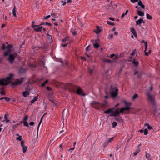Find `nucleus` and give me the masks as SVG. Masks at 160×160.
I'll use <instances>...</instances> for the list:
<instances>
[{"label":"nucleus","instance_id":"obj_1","mask_svg":"<svg viewBox=\"0 0 160 160\" xmlns=\"http://www.w3.org/2000/svg\"><path fill=\"white\" fill-rule=\"evenodd\" d=\"M13 76V74L10 73L6 78L0 79V85L4 86L9 84L11 82V79Z\"/></svg>","mask_w":160,"mask_h":160},{"label":"nucleus","instance_id":"obj_2","mask_svg":"<svg viewBox=\"0 0 160 160\" xmlns=\"http://www.w3.org/2000/svg\"><path fill=\"white\" fill-rule=\"evenodd\" d=\"M130 108V107H123L121 108L119 111L118 109H116L114 112H113L112 113V114L111 115H110V116H117L120 113H123L124 111H128Z\"/></svg>","mask_w":160,"mask_h":160},{"label":"nucleus","instance_id":"obj_3","mask_svg":"<svg viewBox=\"0 0 160 160\" xmlns=\"http://www.w3.org/2000/svg\"><path fill=\"white\" fill-rule=\"evenodd\" d=\"M118 89L112 85L110 86V94L111 96L112 97H116L117 96L118 93Z\"/></svg>","mask_w":160,"mask_h":160},{"label":"nucleus","instance_id":"obj_4","mask_svg":"<svg viewBox=\"0 0 160 160\" xmlns=\"http://www.w3.org/2000/svg\"><path fill=\"white\" fill-rule=\"evenodd\" d=\"M147 95L148 97L147 101L150 102L153 105L155 104V100L154 96L150 95L148 92H147Z\"/></svg>","mask_w":160,"mask_h":160},{"label":"nucleus","instance_id":"obj_5","mask_svg":"<svg viewBox=\"0 0 160 160\" xmlns=\"http://www.w3.org/2000/svg\"><path fill=\"white\" fill-rule=\"evenodd\" d=\"M91 106L92 107L97 109H99L102 107V105L96 101H93L90 103Z\"/></svg>","mask_w":160,"mask_h":160},{"label":"nucleus","instance_id":"obj_6","mask_svg":"<svg viewBox=\"0 0 160 160\" xmlns=\"http://www.w3.org/2000/svg\"><path fill=\"white\" fill-rule=\"evenodd\" d=\"M67 88H68L70 89V90L73 92H75L77 90V88H78V87L70 83H68L66 85Z\"/></svg>","mask_w":160,"mask_h":160},{"label":"nucleus","instance_id":"obj_7","mask_svg":"<svg viewBox=\"0 0 160 160\" xmlns=\"http://www.w3.org/2000/svg\"><path fill=\"white\" fill-rule=\"evenodd\" d=\"M17 56V53H14L13 54H10L9 55L8 60L12 64L14 61L15 58Z\"/></svg>","mask_w":160,"mask_h":160},{"label":"nucleus","instance_id":"obj_8","mask_svg":"<svg viewBox=\"0 0 160 160\" xmlns=\"http://www.w3.org/2000/svg\"><path fill=\"white\" fill-rule=\"evenodd\" d=\"M24 80V78H21L19 79H17L15 82H12V86H16L20 84Z\"/></svg>","mask_w":160,"mask_h":160},{"label":"nucleus","instance_id":"obj_9","mask_svg":"<svg viewBox=\"0 0 160 160\" xmlns=\"http://www.w3.org/2000/svg\"><path fill=\"white\" fill-rule=\"evenodd\" d=\"M24 142L23 141H21V147H22L23 152V153H25L26 152L27 147L24 146Z\"/></svg>","mask_w":160,"mask_h":160},{"label":"nucleus","instance_id":"obj_10","mask_svg":"<svg viewBox=\"0 0 160 160\" xmlns=\"http://www.w3.org/2000/svg\"><path fill=\"white\" fill-rule=\"evenodd\" d=\"M82 90L81 89V88L79 87L77 89V90L76 92L78 94H79L80 95H81L83 96H85V94H82Z\"/></svg>","mask_w":160,"mask_h":160},{"label":"nucleus","instance_id":"obj_11","mask_svg":"<svg viewBox=\"0 0 160 160\" xmlns=\"http://www.w3.org/2000/svg\"><path fill=\"white\" fill-rule=\"evenodd\" d=\"M138 6H140L142 9H145V6L142 3V2L141 1V0H139L138 2Z\"/></svg>","mask_w":160,"mask_h":160},{"label":"nucleus","instance_id":"obj_12","mask_svg":"<svg viewBox=\"0 0 160 160\" xmlns=\"http://www.w3.org/2000/svg\"><path fill=\"white\" fill-rule=\"evenodd\" d=\"M116 120L120 123H122L123 122V121L121 117H117L115 118Z\"/></svg>","mask_w":160,"mask_h":160},{"label":"nucleus","instance_id":"obj_13","mask_svg":"<svg viewBox=\"0 0 160 160\" xmlns=\"http://www.w3.org/2000/svg\"><path fill=\"white\" fill-rule=\"evenodd\" d=\"M45 114H44L42 116V117H41V119H40V120L39 122V123H38V127H37V134L38 135V130H39V126L42 121V119H43V117H44V115Z\"/></svg>","mask_w":160,"mask_h":160},{"label":"nucleus","instance_id":"obj_14","mask_svg":"<svg viewBox=\"0 0 160 160\" xmlns=\"http://www.w3.org/2000/svg\"><path fill=\"white\" fill-rule=\"evenodd\" d=\"M136 12L138 15L139 16H144V12H142L139 10H136Z\"/></svg>","mask_w":160,"mask_h":160},{"label":"nucleus","instance_id":"obj_15","mask_svg":"<svg viewBox=\"0 0 160 160\" xmlns=\"http://www.w3.org/2000/svg\"><path fill=\"white\" fill-rule=\"evenodd\" d=\"M113 137L111 138H109L106 141L103 143V146L105 147L107 145L108 143L110 142L111 140H112L113 139Z\"/></svg>","mask_w":160,"mask_h":160},{"label":"nucleus","instance_id":"obj_16","mask_svg":"<svg viewBox=\"0 0 160 160\" xmlns=\"http://www.w3.org/2000/svg\"><path fill=\"white\" fill-rule=\"evenodd\" d=\"M131 31L133 33L135 38L137 37V34L136 32V31L134 28H131Z\"/></svg>","mask_w":160,"mask_h":160},{"label":"nucleus","instance_id":"obj_17","mask_svg":"<svg viewBox=\"0 0 160 160\" xmlns=\"http://www.w3.org/2000/svg\"><path fill=\"white\" fill-rule=\"evenodd\" d=\"M142 21H143V19L142 18H140L138 20L136 21V25H140L141 23L142 22Z\"/></svg>","mask_w":160,"mask_h":160},{"label":"nucleus","instance_id":"obj_18","mask_svg":"<svg viewBox=\"0 0 160 160\" xmlns=\"http://www.w3.org/2000/svg\"><path fill=\"white\" fill-rule=\"evenodd\" d=\"M113 109L110 108L108 110L104 111L105 113H111L113 112Z\"/></svg>","mask_w":160,"mask_h":160},{"label":"nucleus","instance_id":"obj_19","mask_svg":"<svg viewBox=\"0 0 160 160\" xmlns=\"http://www.w3.org/2000/svg\"><path fill=\"white\" fill-rule=\"evenodd\" d=\"M42 27H39L38 28H34V29L37 32H41V31L42 30Z\"/></svg>","mask_w":160,"mask_h":160},{"label":"nucleus","instance_id":"obj_20","mask_svg":"<svg viewBox=\"0 0 160 160\" xmlns=\"http://www.w3.org/2000/svg\"><path fill=\"white\" fill-rule=\"evenodd\" d=\"M38 99L37 97H34L33 99L30 101L31 103L32 104L34 102H35L37 101Z\"/></svg>","mask_w":160,"mask_h":160},{"label":"nucleus","instance_id":"obj_21","mask_svg":"<svg viewBox=\"0 0 160 160\" xmlns=\"http://www.w3.org/2000/svg\"><path fill=\"white\" fill-rule=\"evenodd\" d=\"M96 28L97 29V31H95L94 32L97 34H98L101 32L102 30L99 29V27L98 26H97Z\"/></svg>","mask_w":160,"mask_h":160},{"label":"nucleus","instance_id":"obj_22","mask_svg":"<svg viewBox=\"0 0 160 160\" xmlns=\"http://www.w3.org/2000/svg\"><path fill=\"white\" fill-rule=\"evenodd\" d=\"M132 63L136 67L138 65L139 62L138 61H135V60L134 59L132 61Z\"/></svg>","mask_w":160,"mask_h":160},{"label":"nucleus","instance_id":"obj_23","mask_svg":"<svg viewBox=\"0 0 160 160\" xmlns=\"http://www.w3.org/2000/svg\"><path fill=\"white\" fill-rule=\"evenodd\" d=\"M145 156L148 160H151V158L150 157L149 154L147 152H146Z\"/></svg>","mask_w":160,"mask_h":160},{"label":"nucleus","instance_id":"obj_24","mask_svg":"<svg viewBox=\"0 0 160 160\" xmlns=\"http://www.w3.org/2000/svg\"><path fill=\"white\" fill-rule=\"evenodd\" d=\"M12 14L14 17H16V7L15 6H14V7L12 10Z\"/></svg>","mask_w":160,"mask_h":160},{"label":"nucleus","instance_id":"obj_25","mask_svg":"<svg viewBox=\"0 0 160 160\" xmlns=\"http://www.w3.org/2000/svg\"><path fill=\"white\" fill-rule=\"evenodd\" d=\"M88 73L91 75H92L93 73V70L92 68H88Z\"/></svg>","mask_w":160,"mask_h":160},{"label":"nucleus","instance_id":"obj_26","mask_svg":"<svg viewBox=\"0 0 160 160\" xmlns=\"http://www.w3.org/2000/svg\"><path fill=\"white\" fill-rule=\"evenodd\" d=\"M110 57L111 58H113V59L115 60L117 59V58H118V56H116L115 54H112L110 55Z\"/></svg>","mask_w":160,"mask_h":160},{"label":"nucleus","instance_id":"obj_27","mask_svg":"<svg viewBox=\"0 0 160 160\" xmlns=\"http://www.w3.org/2000/svg\"><path fill=\"white\" fill-rule=\"evenodd\" d=\"M11 50L9 49V50H8V51L5 52L4 54V56H8L9 53L11 52Z\"/></svg>","mask_w":160,"mask_h":160},{"label":"nucleus","instance_id":"obj_28","mask_svg":"<svg viewBox=\"0 0 160 160\" xmlns=\"http://www.w3.org/2000/svg\"><path fill=\"white\" fill-rule=\"evenodd\" d=\"M144 126H147L148 129L149 130H151L152 129V127L149 125L148 123H145L144 124Z\"/></svg>","mask_w":160,"mask_h":160},{"label":"nucleus","instance_id":"obj_29","mask_svg":"<svg viewBox=\"0 0 160 160\" xmlns=\"http://www.w3.org/2000/svg\"><path fill=\"white\" fill-rule=\"evenodd\" d=\"M3 99H5L7 102L9 101L10 100V98H8V97H2V98H0V100H1Z\"/></svg>","mask_w":160,"mask_h":160},{"label":"nucleus","instance_id":"obj_30","mask_svg":"<svg viewBox=\"0 0 160 160\" xmlns=\"http://www.w3.org/2000/svg\"><path fill=\"white\" fill-rule=\"evenodd\" d=\"M140 149H136L135 152L133 153V156H135L136 155L140 152Z\"/></svg>","mask_w":160,"mask_h":160},{"label":"nucleus","instance_id":"obj_31","mask_svg":"<svg viewBox=\"0 0 160 160\" xmlns=\"http://www.w3.org/2000/svg\"><path fill=\"white\" fill-rule=\"evenodd\" d=\"M13 47V46L12 44H8L6 48L8 49V50H9V49L12 48Z\"/></svg>","mask_w":160,"mask_h":160},{"label":"nucleus","instance_id":"obj_32","mask_svg":"<svg viewBox=\"0 0 160 160\" xmlns=\"http://www.w3.org/2000/svg\"><path fill=\"white\" fill-rule=\"evenodd\" d=\"M146 18L147 19L151 20L152 18V17L149 14L147 13L146 14Z\"/></svg>","mask_w":160,"mask_h":160},{"label":"nucleus","instance_id":"obj_33","mask_svg":"<svg viewBox=\"0 0 160 160\" xmlns=\"http://www.w3.org/2000/svg\"><path fill=\"white\" fill-rule=\"evenodd\" d=\"M94 47L96 48H98L99 47V45L98 44V43H96L95 44H93Z\"/></svg>","mask_w":160,"mask_h":160},{"label":"nucleus","instance_id":"obj_34","mask_svg":"<svg viewBox=\"0 0 160 160\" xmlns=\"http://www.w3.org/2000/svg\"><path fill=\"white\" fill-rule=\"evenodd\" d=\"M22 122H23L24 126H25L27 127H28L29 126L28 123L26 121H24L23 122L21 121L20 122L21 123H22Z\"/></svg>","mask_w":160,"mask_h":160},{"label":"nucleus","instance_id":"obj_35","mask_svg":"<svg viewBox=\"0 0 160 160\" xmlns=\"http://www.w3.org/2000/svg\"><path fill=\"white\" fill-rule=\"evenodd\" d=\"M117 125V123L116 122H113L112 123V126L113 128H115Z\"/></svg>","mask_w":160,"mask_h":160},{"label":"nucleus","instance_id":"obj_36","mask_svg":"<svg viewBox=\"0 0 160 160\" xmlns=\"http://www.w3.org/2000/svg\"><path fill=\"white\" fill-rule=\"evenodd\" d=\"M138 97V95L137 94H134L133 96L132 97V99L134 100L136 99Z\"/></svg>","mask_w":160,"mask_h":160},{"label":"nucleus","instance_id":"obj_37","mask_svg":"<svg viewBox=\"0 0 160 160\" xmlns=\"http://www.w3.org/2000/svg\"><path fill=\"white\" fill-rule=\"evenodd\" d=\"M6 47L7 46H6L5 45V44L3 43L2 45V47H1V49L2 50H4L6 48H7Z\"/></svg>","mask_w":160,"mask_h":160},{"label":"nucleus","instance_id":"obj_38","mask_svg":"<svg viewBox=\"0 0 160 160\" xmlns=\"http://www.w3.org/2000/svg\"><path fill=\"white\" fill-rule=\"evenodd\" d=\"M22 95L24 97H27V93L26 91H23L22 93Z\"/></svg>","mask_w":160,"mask_h":160},{"label":"nucleus","instance_id":"obj_39","mask_svg":"<svg viewBox=\"0 0 160 160\" xmlns=\"http://www.w3.org/2000/svg\"><path fill=\"white\" fill-rule=\"evenodd\" d=\"M104 62H108V63H111V62H112V61H111V60H110L106 59H104Z\"/></svg>","mask_w":160,"mask_h":160},{"label":"nucleus","instance_id":"obj_40","mask_svg":"<svg viewBox=\"0 0 160 160\" xmlns=\"http://www.w3.org/2000/svg\"><path fill=\"white\" fill-rule=\"evenodd\" d=\"M148 47V42L146 41L145 42V50L144 51V52H145V51H146Z\"/></svg>","mask_w":160,"mask_h":160},{"label":"nucleus","instance_id":"obj_41","mask_svg":"<svg viewBox=\"0 0 160 160\" xmlns=\"http://www.w3.org/2000/svg\"><path fill=\"white\" fill-rule=\"evenodd\" d=\"M40 65L43 67H45V63L43 61H42L40 62Z\"/></svg>","mask_w":160,"mask_h":160},{"label":"nucleus","instance_id":"obj_42","mask_svg":"<svg viewBox=\"0 0 160 160\" xmlns=\"http://www.w3.org/2000/svg\"><path fill=\"white\" fill-rule=\"evenodd\" d=\"M35 22L34 21H33L32 22V28H33V27H35V28L36 27H39V26H38V25H33V24Z\"/></svg>","mask_w":160,"mask_h":160},{"label":"nucleus","instance_id":"obj_43","mask_svg":"<svg viewBox=\"0 0 160 160\" xmlns=\"http://www.w3.org/2000/svg\"><path fill=\"white\" fill-rule=\"evenodd\" d=\"M107 23L111 25V26H113L114 25V23H113V22H109V21H107Z\"/></svg>","mask_w":160,"mask_h":160},{"label":"nucleus","instance_id":"obj_44","mask_svg":"<svg viewBox=\"0 0 160 160\" xmlns=\"http://www.w3.org/2000/svg\"><path fill=\"white\" fill-rule=\"evenodd\" d=\"M48 82V80H46V81L44 82H43L42 84V87H44V86L45 85V84H46V83H47Z\"/></svg>","mask_w":160,"mask_h":160},{"label":"nucleus","instance_id":"obj_45","mask_svg":"<svg viewBox=\"0 0 160 160\" xmlns=\"http://www.w3.org/2000/svg\"><path fill=\"white\" fill-rule=\"evenodd\" d=\"M148 134V130L147 129H145L144 130V134L147 135Z\"/></svg>","mask_w":160,"mask_h":160},{"label":"nucleus","instance_id":"obj_46","mask_svg":"<svg viewBox=\"0 0 160 160\" xmlns=\"http://www.w3.org/2000/svg\"><path fill=\"white\" fill-rule=\"evenodd\" d=\"M113 35L112 34H109L108 36V38L109 39H112L113 38Z\"/></svg>","mask_w":160,"mask_h":160},{"label":"nucleus","instance_id":"obj_47","mask_svg":"<svg viewBox=\"0 0 160 160\" xmlns=\"http://www.w3.org/2000/svg\"><path fill=\"white\" fill-rule=\"evenodd\" d=\"M16 139L17 140H18L19 141H21L22 140L21 136H19V137H17Z\"/></svg>","mask_w":160,"mask_h":160},{"label":"nucleus","instance_id":"obj_48","mask_svg":"<svg viewBox=\"0 0 160 160\" xmlns=\"http://www.w3.org/2000/svg\"><path fill=\"white\" fill-rule=\"evenodd\" d=\"M28 115H26V116H25L24 118H23V120L24 121H26L28 119Z\"/></svg>","mask_w":160,"mask_h":160},{"label":"nucleus","instance_id":"obj_49","mask_svg":"<svg viewBox=\"0 0 160 160\" xmlns=\"http://www.w3.org/2000/svg\"><path fill=\"white\" fill-rule=\"evenodd\" d=\"M1 89H2V90H1V92H0V94L2 95L5 94V92L3 91V89L2 88H1L0 90H1Z\"/></svg>","mask_w":160,"mask_h":160},{"label":"nucleus","instance_id":"obj_50","mask_svg":"<svg viewBox=\"0 0 160 160\" xmlns=\"http://www.w3.org/2000/svg\"><path fill=\"white\" fill-rule=\"evenodd\" d=\"M124 102L125 103V104L126 105V107H128V102H127L126 101H124Z\"/></svg>","mask_w":160,"mask_h":160},{"label":"nucleus","instance_id":"obj_51","mask_svg":"<svg viewBox=\"0 0 160 160\" xmlns=\"http://www.w3.org/2000/svg\"><path fill=\"white\" fill-rule=\"evenodd\" d=\"M51 17V16L50 15H48L46 17L44 18V19H47L48 18H50Z\"/></svg>","mask_w":160,"mask_h":160},{"label":"nucleus","instance_id":"obj_52","mask_svg":"<svg viewBox=\"0 0 160 160\" xmlns=\"http://www.w3.org/2000/svg\"><path fill=\"white\" fill-rule=\"evenodd\" d=\"M50 101L52 102L54 105H57V103L56 102H54V101L53 100H50Z\"/></svg>","mask_w":160,"mask_h":160},{"label":"nucleus","instance_id":"obj_53","mask_svg":"<svg viewBox=\"0 0 160 160\" xmlns=\"http://www.w3.org/2000/svg\"><path fill=\"white\" fill-rule=\"evenodd\" d=\"M45 25H49L50 26H52V24L51 23H48V22H46V23H45Z\"/></svg>","mask_w":160,"mask_h":160},{"label":"nucleus","instance_id":"obj_54","mask_svg":"<svg viewBox=\"0 0 160 160\" xmlns=\"http://www.w3.org/2000/svg\"><path fill=\"white\" fill-rule=\"evenodd\" d=\"M67 112V110H66V109H64L63 111L62 112V116H63L64 115V112Z\"/></svg>","mask_w":160,"mask_h":160},{"label":"nucleus","instance_id":"obj_55","mask_svg":"<svg viewBox=\"0 0 160 160\" xmlns=\"http://www.w3.org/2000/svg\"><path fill=\"white\" fill-rule=\"evenodd\" d=\"M68 37H66L65 38H64V39H62V41L63 42L65 41L68 40Z\"/></svg>","mask_w":160,"mask_h":160},{"label":"nucleus","instance_id":"obj_56","mask_svg":"<svg viewBox=\"0 0 160 160\" xmlns=\"http://www.w3.org/2000/svg\"><path fill=\"white\" fill-rule=\"evenodd\" d=\"M34 124V123L33 122H30L29 123V124L31 126H33Z\"/></svg>","mask_w":160,"mask_h":160},{"label":"nucleus","instance_id":"obj_57","mask_svg":"<svg viewBox=\"0 0 160 160\" xmlns=\"http://www.w3.org/2000/svg\"><path fill=\"white\" fill-rule=\"evenodd\" d=\"M46 89L48 91H50L51 90V88L49 87H46Z\"/></svg>","mask_w":160,"mask_h":160},{"label":"nucleus","instance_id":"obj_58","mask_svg":"<svg viewBox=\"0 0 160 160\" xmlns=\"http://www.w3.org/2000/svg\"><path fill=\"white\" fill-rule=\"evenodd\" d=\"M91 47L90 45L88 46L86 48V51H88L89 50V48Z\"/></svg>","mask_w":160,"mask_h":160},{"label":"nucleus","instance_id":"obj_59","mask_svg":"<svg viewBox=\"0 0 160 160\" xmlns=\"http://www.w3.org/2000/svg\"><path fill=\"white\" fill-rule=\"evenodd\" d=\"M61 3H63L62 5H63V6H64V5H65L66 4V2H64V1H61Z\"/></svg>","mask_w":160,"mask_h":160},{"label":"nucleus","instance_id":"obj_60","mask_svg":"<svg viewBox=\"0 0 160 160\" xmlns=\"http://www.w3.org/2000/svg\"><path fill=\"white\" fill-rule=\"evenodd\" d=\"M68 44V43H67L65 44H62V46L64 47H65Z\"/></svg>","mask_w":160,"mask_h":160},{"label":"nucleus","instance_id":"obj_61","mask_svg":"<svg viewBox=\"0 0 160 160\" xmlns=\"http://www.w3.org/2000/svg\"><path fill=\"white\" fill-rule=\"evenodd\" d=\"M126 15L125 14V13H123L122 14L121 18H122Z\"/></svg>","mask_w":160,"mask_h":160},{"label":"nucleus","instance_id":"obj_62","mask_svg":"<svg viewBox=\"0 0 160 160\" xmlns=\"http://www.w3.org/2000/svg\"><path fill=\"white\" fill-rule=\"evenodd\" d=\"M72 34L73 35L75 36L76 35V32H72Z\"/></svg>","mask_w":160,"mask_h":160},{"label":"nucleus","instance_id":"obj_63","mask_svg":"<svg viewBox=\"0 0 160 160\" xmlns=\"http://www.w3.org/2000/svg\"><path fill=\"white\" fill-rule=\"evenodd\" d=\"M72 2V0H68L67 3H71Z\"/></svg>","mask_w":160,"mask_h":160},{"label":"nucleus","instance_id":"obj_64","mask_svg":"<svg viewBox=\"0 0 160 160\" xmlns=\"http://www.w3.org/2000/svg\"><path fill=\"white\" fill-rule=\"evenodd\" d=\"M135 8H137V10H139V9H140V7H138V6H135Z\"/></svg>","mask_w":160,"mask_h":160}]
</instances>
